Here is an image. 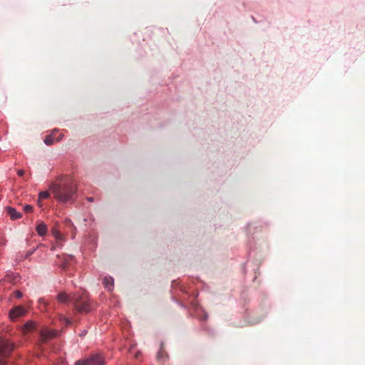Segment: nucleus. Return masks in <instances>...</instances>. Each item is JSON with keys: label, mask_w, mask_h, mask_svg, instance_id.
<instances>
[{"label": "nucleus", "mask_w": 365, "mask_h": 365, "mask_svg": "<svg viewBox=\"0 0 365 365\" xmlns=\"http://www.w3.org/2000/svg\"><path fill=\"white\" fill-rule=\"evenodd\" d=\"M50 336H55V334H54L53 332H51Z\"/></svg>", "instance_id": "aec40b11"}, {"label": "nucleus", "mask_w": 365, "mask_h": 365, "mask_svg": "<svg viewBox=\"0 0 365 365\" xmlns=\"http://www.w3.org/2000/svg\"><path fill=\"white\" fill-rule=\"evenodd\" d=\"M88 201H91V202H92L93 200V197H88Z\"/></svg>", "instance_id": "6ab92c4d"}, {"label": "nucleus", "mask_w": 365, "mask_h": 365, "mask_svg": "<svg viewBox=\"0 0 365 365\" xmlns=\"http://www.w3.org/2000/svg\"><path fill=\"white\" fill-rule=\"evenodd\" d=\"M40 199H46L49 197V192L48 191L41 192L38 195Z\"/></svg>", "instance_id": "4468645a"}, {"label": "nucleus", "mask_w": 365, "mask_h": 365, "mask_svg": "<svg viewBox=\"0 0 365 365\" xmlns=\"http://www.w3.org/2000/svg\"><path fill=\"white\" fill-rule=\"evenodd\" d=\"M3 364V361L1 359H0V365H1Z\"/></svg>", "instance_id": "4be33fe9"}, {"label": "nucleus", "mask_w": 365, "mask_h": 365, "mask_svg": "<svg viewBox=\"0 0 365 365\" xmlns=\"http://www.w3.org/2000/svg\"><path fill=\"white\" fill-rule=\"evenodd\" d=\"M60 320L66 325H69L71 324V320L65 316H61Z\"/></svg>", "instance_id": "ddd939ff"}, {"label": "nucleus", "mask_w": 365, "mask_h": 365, "mask_svg": "<svg viewBox=\"0 0 365 365\" xmlns=\"http://www.w3.org/2000/svg\"><path fill=\"white\" fill-rule=\"evenodd\" d=\"M67 223H68V225H73V224H72V222H71V221L70 220H67Z\"/></svg>", "instance_id": "a211bd4d"}, {"label": "nucleus", "mask_w": 365, "mask_h": 365, "mask_svg": "<svg viewBox=\"0 0 365 365\" xmlns=\"http://www.w3.org/2000/svg\"><path fill=\"white\" fill-rule=\"evenodd\" d=\"M72 302L75 308L80 312H88L91 309L90 301L87 297L86 294L79 295L75 294L72 297Z\"/></svg>", "instance_id": "f03ea898"}, {"label": "nucleus", "mask_w": 365, "mask_h": 365, "mask_svg": "<svg viewBox=\"0 0 365 365\" xmlns=\"http://www.w3.org/2000/svg\"><path fill=\"white\" fill-rule=\"evenodd\" d=\"M24 210L25 212H31L33 210V207L30 205H26L24 207Z\"/></svg>", "instance_id": "2eb2a0df"}, {"label": "nucleus", "mask_w": 365, "mask_h": 365, "mask_svg": "<svg viewBox=\"0 0 365 365\" xmlns=\"http://www.w3.org/2000/svg\"><path fill=\"white\" fill-rule=\"evenodd\" d=\"M103 284L106 289H107L108 291H111L114 285L113 278L111 277H106L103 279Z\"/></svg>", "instance_id": "1a4fd4ad"}, {"label": "nucleus", "mask_w": 365, "mask_h": 365, "mask_svg": "<svg viewBox=\"0 0 365 365\" xmlns=\"http://www.w3.org/2000/svg\"><path fill=\"white\" fill-rule=\"evenodd\" d=\"M36 231L40 236H43L47 232V226L45 223L41 222L37 225Z\"/></svg>", "instance_id": "9b49d317"}, {"label": "nucleus", "mask_w": 365, "mask_h": 365, "mask_svg": "<svg viewBox=\"0 0 365 365\" xmlns=\"http://www.w3.org/2000/svg\"><path fill=\"white\" fill-rule=\"evenodd\" d=\"M57 300L58 302L61 304H66L70 300L72 301V298H71L65 292H60L57 297Z\"/></svg>", "instance_id": "9d476101"}, {"label": "nucleus", "mask_w": 365, "mask_h": 365, "mask_svg": "<svg viewBox=\"0 0 365 365\" xmlns=\"http://www.w3.org/2000/svg\"><path fill=\"white\" fill-rule=\"evenodd\" d=\"M53 237L58 240V241H62L63 240L62 235L61 232L56 230H53L52 231Z\"/></svg>", "instance_id": "f8f14e48"}, {"label": "nucleus", "mask_w": 365, "mask_h": 365, "mask_svg": "<svg viewBox=\"0 0 365 365\" xmlns=\"http://www.w3.org/2000/svg\"><path fill=\"white\" fill-rule=\"evenodd\" d=\"M14 349V345L8 341H0V357L7 356Z\"/></svg>", "instance_id": "39448f33"}, {"label": "nucleus", "mask_w": 365, "mask_h": 365, "mask_svg": "<svg viewBox=\"0 0 365 365\" xmlns=\"http://www.w3.org/2000/svg\"><path fill=\"white\" fill-rule=\"evenodd\" d=\"M86 331L84 330L83 332H82L81 335H84V334H86Z\"/></svg>", "instance_id": "412c9836"}, {"label": "nucleus", "mask_w": 365, "mask_h": 365, "mask_svg": "<svg viewBox=\"0 0 365 365\" xmlns=\"http://www.w3.org/2000/svg\"><path fill=\"white\" fill-rule=\"evenodd\" d=\"M26 309L21 306H16L9 312V318L11 321H15L19 317H23L26 314Z\"/></svg>", "instance_id": "20e7f679"}, {"label": "nucleus", "mask_w": 365, "mask_h": 365, "mask_svg": "<svg viewBox=\"0 0 365 365\" xmlns=\"http://www.w3.org/2000/svg\"><path fill=\"white\" fill-rule=\"evenodd\" d=\"M17 173L19 176H22L24 173V171L23 170H19Z\"/></svg>", "instance_id": "f3484780"}, {"label": "nucleus", "mask_w": 365, "mask_h": 365, "mask_svg": "<svg viewBox=\"0 0 365 365\" xmlns=\"http://www.w3.org/2000/svg\"><path fill=\"white\" fill-rule=\"evenodd\" d=\"M7 211L11 220H17L21 217V214L14 207H9Z\"/></svg>", "instance_id": "6e6552de"}, {"label": "nucleus", "mask_w": 365, "mask_h": 365, "mask_svg": "<svg viewBox=\"0 0 365 365\" xmlns=\"http://www.w3.org/2000/svg\"><path fill=\"white\" fill-rule=\"evenodd\" d=\"M14 294L17 298H21L23 296L22 292L19 290L15 291Z\"/></svg>", "instance_id": "dca6fc26"}, {"label": "nucleus", "mask_w": 365, "mask_h": 365, "mask_svg": "<svg viewBox=\"0 0 365 365\" xmlns=\"http://www.w3.org/2000/svg\"><path fill=\"white\" fill-rule=\"evenodd\" d=\"M36 327V324L34 321H28L21 328V332L24 334H26L34 330Z\"/></svg>", "instance_id": "0eeeda50"}, {"label": "nucleus", "mask_w": 365, "mask_h": 365, "mask_svg": "<svg viewBox=\"0 0 365 365\" xmlns=\"http://www.w3.org/2000/svg\"><path fill=\"white\" fill-rule=\"evenodd\" d=\"M58 133L57 130H54L51 134L48 135L44 139V143L47 145L53 144L54 142H58L62 140L63 135L60 134L58 137H56V133Z\"/></svg>", "instance_id": "423d86ee"}, {"label": "nucleus", "mask_w": 365, "mask_h": 365, "mask_svg": "<svg viewBox=\"0 0 365 365\" xmlns=\"http://www.w3.org/2000/svg\"><path fill=\"white\" fill-rule=\"evenodd\" d=\"M50 190L58 201L66 203L73 200L76 186L71 179L66 178L61 180L59 183L52 184Z\"/></svg>", "instance_id": "f257e3e1"}, {"label": "nucleus", "mask_w": 365, "mask_h": 365, "mask_svg": "<svg viewBox=\"0 0 365 365\" xmlns=\"http://www.w3.org/2000/svg\"><path fill=\"white\" fill-rule=\"evenodd\" d=\"M104 361L103 358L99 354L93 355L91 357L78 361L76 362L75 365H103Z\"/></svg>", "instance_id": "7ed1b4c3"}]
</instances>
